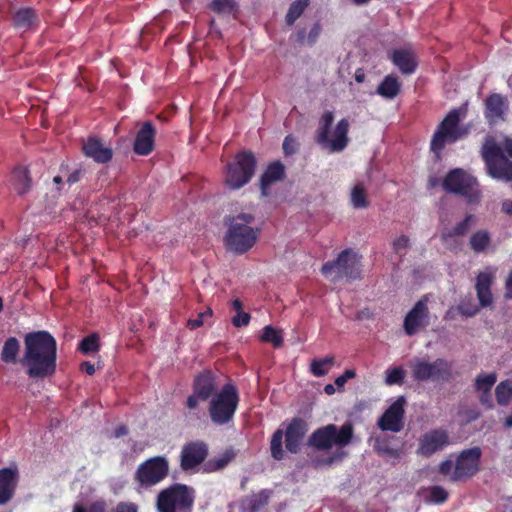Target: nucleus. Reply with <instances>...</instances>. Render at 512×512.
I'll return each instance as SVG.
<instances>
[{
  "label": "nucleus",
  "instance_id": "obj_5",
  "mask_svg": "<svg viewBox=\"0 0 512 512\" xmlns=\"http://www.w3.org/2000/svg\"><path fill=\"white\" fill-rule=\"evenodd\" d=\"M361 256L351 248L342 250L336 259L322 265L321 273L330 281L336 283L342 279L355 281L362 279Z\"/></svg>",
  "mask_w": 512,
  "mask_h": 512
},
{
  "label": "nucleus",
  "instance_id": "obj_15",
  "mask_svg": "<svg viewBox=\"0 0 512 512\" xmlns=\"http://www.w3.org/2000/svg\"><path fill=\"white\" fill-rule=\"evenodd\" d=\"M427 299L428 297L426 295L423 296L406 314L403 322V328L408 336L415 335L418 331L429 325L430 317L427 307Z\"/></svg>",
  "mask_w": 512,
  "mask_h": 512
},
{
  "label": "nucleus",
  "instance_id": "obj_16",
  "mask_svg": "<svg viewBox=\"0 0 512 512\" xmlns=\"http://www.w3.org/2000/svg\"><path fill=\"white\" fill-rule=\"evenodd\" d=\"M450 192L463 195L469 203L479 199L476 180L461 169L450 171Z\"/></svg>",
  "mask_w": 512,
  "mask_h": 512
},
{
  "label": "nucleus",
  "instance_id": "obj_32",
  "mask_svg": "<svg viewBox=\"0 0 512 512\" xmlns=\"http://www.w3.org/2000/svg\"><path fill=\"white\" fill-rule=\"evenodd\" d=\"M400 92V83L391 75L386 76L377 88V93L384 98L393 99Z\"/></svg>",
  "mask_w": 512,
  "mask_h": 512
},
{
  "label": "nucleus",
  "instance_id": "obj_47",
  "mask_svg": "<svg viewBox=\"0 0 512 512\" xmlns=\"http://www.w3.org/2000/svg\"><path fill=\"white\" fill-rule=\"evenodd\" d=\"M235 2L233 0H212L210 8L212 11L221 13H231L234 10Z\"/></svg>",
  "mask_w": 512,
  "mask_h": 512
},
{
  "label": "nucleus",
  "instance_id": "obj_12",
  "mask_svg": "<svg viewBox=\"0 0 512 512\" xmlns=\"http://www.w3.org/2000/svg\"><path fill=\"white\" fill-rule=\"evenodd\" d=\"M217 375L209 369L195 375L192 382V393L187 397L185 408L198 416L200 403L211 399L217 392Z\"/></svg>",
  "mask_w": 512,
  "mask_h": 512
},
{
  "label": "nucleus",
  "instance_id": "obj_36",
  "mask_svg": "<svg viewBox=\"0 0 512 512\" xmlns=\"http://www.w3.org/2000/svg\"><path fill=\"white\" fill-rule=\"evenodd\" d=\"M320 33L321 25L319 22H316L309 31L307 36L305 29L298 30L296 34V42L300 45L307 44L308 46H313L317 42Z\"/></svg>",
  "mask_w": 512,
  "mask_h": 512
},
{
  "label": "nucleus",
  "instance_id": "obj_57",
  "mask_svg": "<svg viewBox=\"0 0 512 512\" xmlns=\"http://www.w3.org/2000/svg\"><path fill=\"white\" fill-rule=\"evenodd\" d=\"M128 432H129L128 427L126 425H124V424H121V425H119V426H117L115 428V430H114V437L115 438H120L122 436L127 435Z\"/></svg>",
  "mask_w": 512,
  "mask_h": 512
},
{
  "label": "nucleus",
  "instance_id": "obj_56",
  "mask_svg": "<svg viewBox=\"0 0 512 512\" xmlns=\"http://www.w3.org/2000/svg\"><path fill=\"white\" fill-rule=\"evenodd\" d=\"M505 296L507 298H512V271L508 274L507 279H506Z\"/></svg>",
  "mask_w": 512,
  "mask_h": 512
},
{
  "label": "nucleus",
  "instance_id": "obj_20",
  "mask_svg": "<svg viewBox=\"0 0 512 512\" xmlns=\"http://www.w3.org/2000/svg\"><path fill=\"white\" fill-rule=\"evenodd\" d=\"M497 268L486 267L480 271L476 277V292L479 303L482 307H487L492 304L493 297L491 293V285L496 278Z\"/></svg>",
  "mask_w": 512,
  "mask_h": 512
},
{
  "label": "nucleus",
  "instance_id": "obj_63",
  "mask_svg": "<svg viewBox=\"0 0 512 512\" xmlns=\"http://www.w3.org/2000/svg\"><path fill=\"white\" fill-rule=\"evenodd\" d=\"M232 308L237 312H241L242 310V302L239 299H235L231 303Z\"/></svg>",
  "mask_w": 512,
  "mask_h": 512
},
{
  "label": "nucleus",
  "instance_id": "obj_3",
  "mask_svg": "<svg viewBox=\"0 0 512 512\" xmlns=\"http://www.w3.org/2000/svg\"><path fill=\"white\" fill-rule=\"evenodd\" d=\"M255 217L249 213H240L229 218L228 229L224 236L228 251L241 255L249 251L257 242L259 230L251 227Z\"/></svg>",
  "mask_w": 512,
  "mask_h": 512
},
{
  "label": "nucleus",
  "instance_id": "obj_53",
  "mask_svg": "<svg viewBox=\"0 0 512 512\" xmlns=\"http://www.w3.org/2000/svg\"><path fill=\"white\" fill-rule=\"evenodd\" d=\"M84 173H85V171H84V170H82V169H76V170H74L73 172H71V173L69 174V176H68V178H67V183H68L69 185H73V184H75V183L79 182V181L82 179V177H83Z\"/></svg>",
  "mask_w": 512,
  "mask_h": 512
},
{
  "label": "nucleus",
  "instance_id": "obj_30",
  "mask_svg": "<svg viewBox=\"0 0 512 512\" xmlns=\"http://www.w3.org/2000/svg\"><path fill=\"white\" fill-rule=\"evenodd\" d=\"M12 185L19 195H23L31 188L29 172L24 167H17L12 172Z\"/></svg>",
  "mask_w": 512,
  "mask_h": 512
},
{
  "label": "nucleus",
  "instance_id": "obj_19",
  "mask_svg": "<svg viewBox=\"0 0 512 512\" xmlns=\"http://www.w3.org/2000/svg\"><path fill=\"white\" fill-rule=\"evenodd\" d=\"M308 431V423L300 418L294 417L288 423L285 431L286 449L293 454L300 451L301 443Z\"/></svg>",
  "mask_w": 512,
  "mask_h": 512
},
{
  "label": "nucleus",
  "instance_id": "obj_48",
  "mask_svg": "<svg viewBox=\"0 0 512 512\" xmlns=\"http://www.w3.org/2000/svg\"><path fill=\"white\" fill-rule=\"evenodd\" d=\"M211 316H212V310L207 309L205 312L199 313L197 318L189 319L187 322V327L191 330L197 329V328L203 326L205 317H211Z\"/></svg>",
  "mask_w": 512,
  "mask_h": 512
},
{
  "label": "nucleus",
  "instance_id": "obj_34",
  "mask_svg": "<svg viewBox=\"0 0 512 512\" xmlns=\"http://www.w3.org/2000/svg\"><path fill=\"white\" fill-rule=\"evenodd\" d=\"M36 20L35 11L31 8H22L13 16V22L17 28H29Z\"/></svg>",
  "mask_w": 512,
  "mask_h": 512
},
{
  "label": "nucleus",
  "instance_id": "obj_42",
  "mask_svg": "<svg viewBox=\"0 0 512 512\" xmlns=\"http://www.w3.org/2000/svg\"><path fill=\"white\" fill-rule=\"evenodd\" d=\"M471 247L476 252H482L488 248L490 237L486 231L476 232L470 239Z\"/></svg>",
  "mask_w": 512,
  "mask_h": 512
},
{
  "label": "nucleus",
  "instance_id": "obj_33",
  "mask_svg": "<svg viewBox=\"0 0 512 512\" xmlns=\"http://www.w3.org/2000/svg\"><path fill=\"white\" fill-rule=\"evenodd\" d=\"M310 0H295L290 4L288 12L285 16V22L288 26L294 25L296 20L303 14L309 6Z\"/></svg>",
  "mask_w": 512,
  "mask_h": 512
},
{
  "label": "nucleus",
  "instance_id": "obj_45",
  "mask_svg": "<svg viewBox=\"0 0 512 512\" xmlns=\"http://www.w3.org/2000/svg\"><path fill=\"white\" fill-rule=\"evenodd\" d=\"M427 491L428 496L425 500L429 503L440 504L445 502L447 498V492L440 486H432Z\"/></svg>",
  "mask_w": 512,
  "mask_h": 512
},
{
  "label": "nucleus",
  "instance_id": "obj_7",
  "mask_svg": "<svg viewBox=\"0 0 512 512\" xmlns=\"http://www.w3.org/2000/svg\"><path fill=\"white\" fill-rule=\"evenodd\" d=\"M239 401L237 387L230 382L223 385L209 402L208 412L211 422L217 426L230 423L234 418Z\"/></svg>",
  "mask_w": 512,
  "mask_h": 512
},
{
  "label": "nucleus",
  "instance_id": "obj_11",
  "mask_svg": "<svg viewBox=\"0 0 512 512\" xmlns=\"http://www.w3.org/2000/svg\"><path fill=\"white\" fill-rule=\"evenodd\" d=\"M169 471L168 459L165 456H154L137 466L133 479L138 490H148L164 481Z\"/></svg>",
  "mask_w": 512,
  "mask_h": 512
},
{
  "label": "nucleus",
  "instance_id": "obj_51",
  "mask_svg": "<svg viewBox=\"0 0 512 512\" xmlns=\"http://www.w3.org/2000/svg\"><path fill=\"white\" fill-rule=\"evenodd\" d=\"M138 505L134 502H119L114 512H138Z\"/></svg>",
  "mask_w": 512,
  "mask_h": 512
},
{
  "label": "nucleus",
  "instance_id": "obj_31",
  "mask_svg": "<svg viewBox=\"0 0 512 512\" xmlns=\"http://www.w3.org/2000/svg\"><path fill=\"white\" fill-rule=\"evenodd\" d=\"M466 109L460 108L458 110L450 111V141L457 140L467 135L468 128L459 126V121L465 116Z\"/></svg>",
  "mask_w": 512,
  "mask_h": 512
},
{
  "label": "nucleus",
  "instance_id": "obj_55",
  "mask_svg": "<svg viewBox=\"0 0 512 512\" xmlns=\"http://www.w3.org/2000/svg\"><path fill=\"white\" fill-rule=\"evenodd\" d=\"M80 370L85 372L87 375L92 376L95 373V366L89 361H84L80 364Z\"/></svg>",
  "mask_w": 512,
  "mask_h": 512
},
{
  "label": "nucleus",
  "instance_id": "obj_41",
  "mask_svg": "<svg viewBox=\"0 0 512 512\" xmlns=\"http://www.w3.org/2000/svg\"><path fill=\"white\" fill-rule=\"evenodd\" d=\"M405 370L402 367L387 369L385 372V384L388 386L402 385L405 379Z\"/></svg>",
  "mask_w": 512,
  "mask_h": 512
},
{
  "label": "nucleus",
  "instance_id": "obj_39",
  "mask_svg": "<svg viewBox=\"0 0 512 512\" xmlns=\"http://www.w3.org/2000/svg\"><path fill=\"white\" fill-rule=\"evenodd\" d=\"M351 203L354 208L361 209L369 206L367 193L362 183L356 184L351 191Z\"/></svg>",
  "mask_w": 512,
  "mask_h": 512
},
{
  "label": "nucleus",
  "instance_id": "obj_40",
  "mask_svg": "<svg viewBox=\"0 0 512 512\" xmlns=\"http://www.w3.org/2000/svg\"><path fill=\"white\" fill-rule=\"evenodd\" d=\"M283 435V431L281 429H277L271 438L270 450L271 455L275 460H282L284 458V450L282 447Z\"/></svg>",
  "mask_w": 512,
  "mask_h": 512
},
{
  "label": "nucleus",
  "instance_id": "obj_46",
  "mask_svg": "<svg viewBox=\"0 0 512 512\" xmlns=\"http://www.w3.org/2000/svg\"><path fill=\"white\" fill-rule=\"evenodd\" d=\"M409 247L410 239L406 235H401L392 242L393 252L401 258L406 255L407 249Z\"/></svg>",
  "mask_w": 512,
  "mask_h": 512
},
{
  "label": "nucleus",
  "instance_id": "obj_38",
  "mask_svg": "<svg viewBox=\"0 0 512 512\" xmlns=\"http://www.w3.org/2000/svg\"><path fill=\"white\" fill-rule=\"evenodd\" d=\"M78 350L85 354H91L100 350V338L98 334L92 333L84 337L78 344Z\"/></svg>",
  "mask_w": 512,
  "mask_h": 512
},
{
  "label": "nucleus",
  "instance_id": "obj_4",
  "mask_svg": "<svg viewBox=\"0 0 512 512\" xmlns=\"http://www.w3.org/2000/svg\"><path fill=\"white\" fill-rule=\"evenodd\" d=\"M333 122L334 113L328 110L325 111L319 119L314 139L319 146L331 153L342 152L349 143L350 123L348 119L343 118L337 122L331 131Z\"/></svg>",
  "mask_w": 512,
  "mask_h": 512
},
{
  "label": "nucleus",
  "instance_id": "obj_23",
  "mask_svg": "<svg viewBox=\"0 0 512 512\" xmlns=\"http://www.w3.org/2000/svg\"><path fill=\"white\" fill-rule=\"evenodd\" d=\"M83 153L86 157L93 159L98 164H106L112 160L113 151L110 147H105L102 141L97 137H89L83 143Z\"/></svg>",
  "mask_w": 512,
  "mask_h": 512
},
{
  "label": "nucleus",
  "instance_id": "obj_25",
  "mask_svg": "<svg viewBox=\"0 0 512 512\" xmlns=\"http://www.w3.org/2000/svg\"><path fill=\"white\" fill-rule=\"evenodd\" d=\"M18 472L16 468L0 469V505L8 503L16 489Z\"/></svg>",
  "mask_w": 512,
  "mask_h": 512
},
{
  "label": "nucleus",
  "instance_id": "obj_59",
  "mask_svg": "<svg viewBox=\"0 0 512 512\" xmlns=\"http://www.w3.org/2000/svg\"><path fill=\"white\" fill-rule=\"evenodd\" d=\"M502 210L503 212H505L506 214L512 216V200H505L503 203H502Z\"/></svg>",
  "mask_w": 512,
  "mask_h": 512
},
{
  "label": "nucleus",
  "instance_id": "obj_14",
  "mask_svg": "<svg viewBox=\"0 0 512 512\" xmlns=\"http://www.w3.org/2000/svg\"><path fill=\"white\" fill-rule=\"evenodd\" d=\"M406 404V398L399 396L378 419V427L382 431L400 432L404 427Z\"/></svg>",
  "mask_w": 512,
  "mask_h": 512
},
{
  "label": "nucleus",
  "instance_id": "obj_21",
  "mask_svg": "<svg viewBox=\"0 0 512 512\" xmlns=\"http://www.w3.org/2000/svg\"><path fill=\"white\" fill-rule=\"evenodd\" d=\"M448 443V434L444 430L435 429L425 433L419 440L418 454L429 457L442 450Z\"/></svg>",
  "mask_w": 512,
  "mask_h": 512
},
{
  "label": "nucleus",
  "instance_id": "obj_18",
  "mask_svg": "<svg viewBox=\"0 0 512 512\" xmlns=\"http://www.w3.org/2000/svg\"><path fill=\"white\" fill-rule=\"evenodd\" d=\"M480 456L478 447L464 450L456 460L453 477L460 480L472 476L479 468Z\"/></svg>",
  "mask_w": 512,
  "mask_h": 512
},
{
  "label": "nucleus",
  "instance_id": "obj_43",
  "mask_svg": "<svg viewBox=\"0 0 512 512\" xmlns=\"http://www.w3.org/2000/svg\"><path fill=\"white\" fill-rule=\"evenodd\" d=\"M333 364V357L314 359L311 362V372L314 376L322 377L328 373L329 367Z\"/></svg>",
  "mask_w": 512,
  "mask_h": 512
},
{
  "label": "nucleus",
  "instance_id": "obj_22",
  "mask_svg": "<svg viewBox=\"0 0 512 512\" xmlns=\"http://www.w3.org/2000/svg\"><path fill=\"white\" fill-rule=\"evenodd\" d=\"M156 129L150 121H145L137 131L133 150L137 155L147 156L155 146Z\"/></svg>",
  "mask_w": 512,
  "mask_h": 512
},
{
  "label": "nucleus",
  "instance_id": "obj_8",
  "mask_svg": "<svg viewBox=\"0 0 512 512\" xmlns=\"http://www.w3.org/2000/svg\"><path fill=\"white\" fill-rule=\"evenodd\" d=\"M448 142V114L442 119L437 130L435 131L431 143L430 150L431 166L430 175L428 180V188L434 190L441 187L442 190L448 193V172H440L441 152L443 151L446 143Z\"/></svg>",
  "mask_w": 512,
  "mask_h": 512
},
{
  "label": "nucleus",
  "instance_id": "obj_1",
  "mask_svg": "<svg viewBox=\"0 0 512 512\" xmlns=\"http://www.w3.org/2000/svg\"><path fill=\"white\" fill-rule=\"evenodd\" d=\"M20 342L16 337L5 340L1 350V360L6 364L19 362L31 379L52 377L57 370V341L46 331L39 330L25 334L24 354L18 359Z\"/></svg>",
  "mask_w": 512,
  "mask_h": 512
},
{
  "label": "nucleus",
  "instance_id": "obj_61",
  "mask_svg": "<svg viewBox=\"0 0 512 512\" xmlns=\"http://www.w3.org/2000/svg\"><path fill=\"white\" fill-rule=\"evenodd\" d=\"M228 463V459L226 458H219L214 461V468L215 469H222L224 468Z\"/></svg>",
  "mask_w": 512,
  "mask_h": 512
},
{
  "label": "nucleus",
  "instance_id": "obj_6",
  "mask_svg": "<svg viewBox=\"0 0 512 512\" xmlns=\"http://www.w3.org/2000/svg\"><path fill=\"white\" fill-rule=\"evenodd\" d=\"M195 490L182 483H174L162 489L156 496L157 512H192Z\"/></svg>",
  "mask_w": 512,
  "mask_h": 512
},
{
  "label": "nucleus",
  "instance_id": "obj_54",
  "mask_svg": "<svg viewBox=\"0 0 512 512\" xmlns=\"http://www.w3.org/2000/svg\"><path fill=\"white\" fill-rule=\"evenodd\" d=\"M471 221H472V216L466 217V219L462 223H460L459 225H457L455 227L454 233L455 234H462V233H464L467 230V228L469 227Z\"/></svg>",
  "mask_w": 512,
  "mask_h": 512
},
{
  "label": "nucleus",
  "instance_id": "obj_26",
  "mask_svg": "<svg viewBox=\"0 0 512 512\" xmlns=\"http://www.w3.org/2000/svg\"><path fill=\"white\" fill-rule=\"evenodd\" d=\"M285 176V167L280 161L270 163L260 177V189L263 196L269 194L272 184L282 180Z\"/></svg>",
  "mask_w": 512,
  "mask_h": 512
},
{
  "label": "nucleus",
  "instance_id": "obj_17",
  "mask_svg": "<svg viewBox=\"0 0 512 512\" xmlns=\"http://www.w3.org/2000/svg\"><path fill=\"white\" fill-rule=\"evenodd\" d=\"M208 455V446L203 441L186 443L180 452V468L190 471L204 462Z\"/></svg>",
  "mask_w": 512,
  "mask_h": 512
},
{
  "label": "nucleus",
  "instance_id": "obj_37",
  "mask_svg": "<svg viewBox=\"0 0 512 512\" xmlns=\"http://www.w3.org/2000/svg\"><path fill=\"white\" fill-rule=\"evenodd\" d=\"M497 403L506 406L512 400V381H501L495 388Z\"/></svg>",
  "mask_w": 512,
  "mask_h": 512
},
{
  "label": "nucleus",
  "instance_id": "obj_9",
  "mask_svg": "<svg viewBox=\"0 0 512 512\" xmlns=\"http://www.w3.org/2000/svg\"><path fill=\"white\" fill-rule=\"evenodd\" d=\"M353 426L346 422L341 427L327 424L313 431L308 438V446L318 451H326L333 446L345 447L353 437Z\"/></svg>",
  "mask_w": 512,
  "mask_h": 512
},
{
  "label": "nucleus",
  "instance_id": "obj_52",
  "mask_svg": "<svg viewBox=\"0 0 512 512\" xmlns=\"http://www.w3.org/2000/svg\"><path fill=\"white\" fill-rule=\"evenodd\" d=\"M356 376V373L354 370L352 369H347L344 371L343 374H341L340 376H338L336 379H335V384L338 386V387H342L344 386V384L349 380V379H352Z\"/></svg>",
  "mask_w": 512,
  "mask_h": 512
},
{
  "label": "nucleus",
  "instance_id": "obj_13",
  "mask_svg": "<svg viewBox=\"0 0 512 512\" xmlns=\"http://www.w3.org/2000/svg\"><path fill=\"white\" fill-rule=\"evenodd\" d=\"M408 365L412 378L417 382L438 381L448 371V363L443 359L428 362L424 358H415Z\"/></svg>",
  "mask_w": 512,
  "mask_h": 512
},
{
  "label": "nucleus",
  "instance_id": "obj_62",
  "mask_svg": "<svg viewBox=\"0 0 512 512\" xmlns=\"http://www.w3.org/2000/svg\"><path fill=\"white\" fill-rule=\"evenodd\" d=\"M379 451L384 454H387L389 456H393V457L397 456V451L392 448H389L388 446L379 447Z\"/></svg>",
  "mask_w": 512,
  "mask_h": 512
},
{
  "label": "nucleus",
  "instance_id": "obj_49",
  "mask_svg": "<svg viewBox=\"0 0 512 512\" xmlns=\"http://www.w3.org/2000/svg\"><path fill=\"white\" fill-rule=\"evenodd\" d=\"M297 141L292 135H287L284 138L282 147L285 155H293L297 151Z\"/></svg>",
  "mask_w": 512,
  "mask_h": 512
},
{
  "label": "nucleus",
  "instance_id": "obj_35",
  "mask_svg": "<svg viewBox=\"0 0 512 512\" xmlns=\"http://www.w3.org/2000/svg\"><path fill=\"white\" fill-rule=\"evenodd\" d=\"M261 342L271 343L274 348H280L283 345V335L280 330L275 329L272 325H266L259 337Z\"/></svg>",
  "mask_w": 512,
  "mask_h": 512
},
{
  "label": "nucleus",
  "instance_id": "obj_28",
  "mask_svg": "<svg viewBox=\"0 0 512 512\" xmlns=\"http://www.w3.org/2000/svg\"><path fill=\"white\" fill-rule=\"evenodd\" d=\"M271 495V490L263 489L245 498L242 503L243 512H259L268 505Z\"/></svg>",
  "mask_w": 512,
  "mask_h": 512
},
{
  "label": "nucleus",
  "instance_id": "obj_50",
  "mask_svg": "<svg viewBox=\"0 0 512 512\" xmlns=\"http://www.w3.org/2000/svg\"><path fill=\"white\" fill-rule=\"evenodd\" d=\"M251 316L249 313L241 311L237 312L236 315L232 318V324L237 327H245L249 324Z\"/></svg>",
  "mask_w": 512,
  "mask_h": 512
},
{
  "label": "nucleus",
  "instance_id": "obj_44",
  "mask_svg": "<svg viewBox=\"0 0 512 512\" xmlns=\"http://www.w3.org/2000/svg\"><path fill=\"white\" fill-rule=\"evenodd\" d=\"M72 512H107V504L104 500H96L86 508L82 504L76 503Z\"/></svg>",
  "mask_w": 512,
  "mask_h": 512
},
{
  "label": "nucleus",
  "instance_id": "obj_24",
  "mask_svg": "<svg viewBox=\"0 0 512 512\" xmlns=\"http://www.w3.org/2000/svg\"><path fill=\"white\" fill-rule=\"evenodd\" d=\"M497 381L495 373H481L475 378V390L482 405L492 408L493 398L491 390Z\"/></svg>",
  "mask_w": 512,
  "mask_h": 512
},
{
  "label": "nucleus",
  "instance_id": "obj_60",
  "mask_svg": "<svg viewBox=\"0 0 512 512\" xmlns=\"http://www.w3.org/2000/svg\"><path fill=\"white\" fill-rule=\"evenodd\" d=\"M478 308L476 306H473L471 308L465 309L464 307H460V312L467 316H473L477 313Z\"/></svg>",
  "mask_w": 512,
  "mask_h": 512
},
{
  "label": "nucleus",
  "instance_id": "obj_64",
  "mask_svg": "<svg viewBox=\"0 0 512 512\" xmlns=\"http://www.w3.org/2000/svg\"><path fill=\"white\" fill-rule=\"evenodd\" d=\"M440 472L444 475L448 474V459L440 463Z\"/></svg>",
  "mask_w": 512,
  "mask_h": 512
},
{
  "label": "nucleus",
  "instance_id": "obj_29",
  "mask_svg": "<svg viewBox=\"0 0 512 512\" xmlns=\"http://www.w3.org/2000/svg\"><path fill=\"white\" fill-rule=\"evenodd\" d=\"M391 60L403 74H411L417 67L414 56L407 50H394Z\"/></svg>",
  "mask_w": 512,
  "mask_h": 512
},
{
  "label": "nucleus",
  "instance_id": "obj_58",
  "mask_svg": "<svg viewBox=\"0 0 512 512\" xmlns=\"http://www.w3.org/2000/svg\"><path fill=\"white\" fill-rule=\"evenodd\" d=\"M354 78L357 83H363L366 79L364 70L362 68L356 69Z\"/></svg>",
  "mask_w": 512,
  "mask_h": 512
},
{
  "label": "nucleus",
  "instance_id": "obj_2",
  "mask_svg": "<svg viewBox=\"0 0 512 512\" xmlns=\"http://www.w3.org/2000/svg\"><path fill=\"white\" fill-rule=\"evenodd\" d=\"M482 156L492 178L512 181V140L504 138L496 142L492 136L486 137Z\"/></svg>",
  "mask_w": 512,
  "mask_h": 512
},
{
  "label": "nucleus",
  "instance_id": "obj_27",
  "mask_svg": "<svg viewBox=\"0 0 512 512\" xmlns=\"http://www.w3.org/2000/svg\"><path fill=\"white\" fill-rule=\"evenodd\" d=\"M507 110L505 99L499 95H491L486 100V118L491 124H496L504 119V114Z\"/></svg>",
  "mask_w": 512,
  "mask_h": 512
},
{
  "label": "nucleus",
  "instance_id": "obj_10",
  "mask_svg": "<svg viewBox=\"0 0 512 512\" xmlns=\"http://www.w3.org/2000/svg\"><path fill=\"white\" fill-rule=\"evenodd\" d=\"M256 167L257 160L252 151L238 152L234 160L226 165V186L232 190L242 188L253 178Z\"/></svg>",
  "mask_w": 512,
  "mask_h": 512
}]
</instances>
